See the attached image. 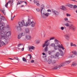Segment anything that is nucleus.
Masks as SVG:
<instances>
[{
    "mask_svg": "<svg viewBox=\"0 0 77 77\" xmlns=\"http://www.w3.org/2000/svg\"><path fill=\"white\" fill-rule=\"evenodd\" d=\"M11 35V32L9 31L6 32L3 31H0V39H6L7 41V37L10 36Z\"/></svg>",
    "mask_w": 77,
    "mask_h": 77,
    "instance_id": "1",
    "label": "nucleus"
},
{
    "mask_svg": "<svg viewBox=\"0 0 77 77\" xmlns=\"http://www.w3.org/2000/svg\"><path fill=\"white\" fill-rule=\"evenodd\" d=\"M71 60L66 61L65 62V63H63L53 68V69H59L62 67V66H65V63H66V64H69V63H71Z\"/></svg>",
    "mask_w": 77,
    "mask_h": 77,
    "instance_id": "2",
    "label": "nucleus"
},
{
    "mask_svg": "<svg viewBox=\"0 0 77 77\" xmlns=\"http://www.w3.org/2000/svg\"><path fill=\"white\" fill-rule=\"evenodd\" d=\"M27 23V26H31L32 27H35V25H36V23L33 21H31V20L30 19H28V22Z\"/></svg>",
    "mask_w": 77,
    "mask_h": 77,
    "instance_id": "3",
    "label": "nucleus"
},
{
    "mask_svg": "<svg viewBox=\"0 0 77 77\" xmlns=\"http://www.w3.org/2000/svg\"><path fill=\"white\" fill-rule=\"evenodd\" d=\"M49 41V40H46L45 42V43L42 45V47L44 48L45 47V51H48V46L50 45V43L48 42Z\"/></svg>",
    "mask_w": 77,
    "mask_h": 77,
    "instance_id": "4",
    "label": "nucleus"
},
{
    "mask_svg": "<svg viewBox=\"0 0 77 77\" xmlns=\"http://www.w3.org/2000/svg\"><path fill=\"white\" fill-rule=\"evenodd\" d=\"M65 26L66 27L69 26V30H72L73 32H75L76 29V27L72 25H71L69 26V23H67L65 24Z\"/></svg>",
    "mask_w": 77,
    "mask_h": 77,
    "instance_id": "5",
    "label": "nucleus"
},
{
    "mask_svg": "<svg viewBox=\"0 0 77 77\" xmlns=\"http://www.w3.org/2000/svg\"><path fill=\"white\" fill-rule=\"evenodd\" d=\"M18 25L20 27H23V26H27V22L25 24L24 20H23L21 22H19L18 23Z\"/></svg>",
    "mask_w": 77,
    "mask_h": 77,
    "instance_id": "6",
    "label": "nucleus"
},
{
    "mask_svg": "<svg viewBox=\"0 0 77 77\" xmlns=\"http://www.w3.org/2000/svg\"><path fill=\"white\" fill-rule=\"evenodd\" d=\"M3 24H4V23H0V32H2V31H3L5 30V27L3 26Z\"/></svg>",
    "mask_w": 77,
    "mask_h": 77,
    "instance_id": "7",
    "label": "nucleus"
},
{
    "mask_svg": "<svg viewBox=\"0 0 77 77\" xmlns=\"http://www.w3.org/2000/svg\"><path fill=\"white\" fill-rule=\"evenodd\" d=\"M52 12L54 14L56 17H57L59 15V12L57 11H55L54 10H52Z\"/></svg>",
    "mask_w": 77,
    "mask_h": 77,
    "instance_id": "8",
    "label": "nucleus"
},
{
    "mask_svg": "<svg viewBox=\"0 0 77 77\" xmlns=\"http://www.w3.org/2000/svg\"><path fill=\"white\" fill-rule=\"evenodd\" d=\"M8 41L5 42H2V40H0V47H1V44L2 45H5L6 44H8Z\"/></svg>",
    "mask_w": 77,
    "mask_h": 77,
    "instance_id": "9",
    "label": "nucleus"
},
{
    "mask_svg": "<svg viewBox=\"0 0 77 77\" xmlns=\"http://www.w3.org/2000/svg\"><path fill=\"white\" fill-rule=\"evenodd\" d=\"M64 36L66 40L67 41H69V34H66L65 35H64Z\"/></svg>",
    "mask_w": 77,
    "mask_h": 77,
    "instance_id": "10",
    "label": "nucleus"
},
{
    "mask_svg": "<svg viewBox=\"0 0 77 77\" xmlns=\"http://www.w3.org/2000/svg\"><path fill=\"white\" fill-rule=\"evenodd\" d=\"M26 38L28 40H31L32 39V36L29 35H26Z\"/></svg>",
    "mask_w": 77,
    "mask_h": 77,
    "instance_id": "11",
    "label": "nucleus"
},
{
    "mask_svg": "<svg viewBox=\"0 0 77 77\" xmlns=\"http://www.w3.org/2000/svg\"><path fill=\"white\" fill-rule=\"evenodd\" d=\"M28 48H29V51L31 52L32 51L31 50V49L32 50H35V48L33 46H29Z\"/></svg>",
    "mask_w": 77,
    "mask_h": 77,
    "instance_id": "12",
    "label": "nucleus"
},
{
    "mask_svg": "<svg viewBox=\"0 0 77 77\" xmlns=\"http://www.w3.org/2000/svg\"><path fill=\"white\" fill-rule=\"evenodd\" d=\"M65 6H67L68 7H69L70 8H72L73 7V5H72L68 3H66Z\"/></svg>",
    "mask_w": 77,
    "mask_h": 77,
    "instance_id": "13",
    "label": "nucleus"
},
{
    "mask_svg": "<svg viewBox=\"0 0 77 77\" xmlns=\"http://www.w3.org/2000/svg\"><path fill=\"white\" fill-rule=\"evenodd\" d=\"M44 8H45V6L44 5H42L41 6L40 8V12H41V14H42V10L44 9Z\"/></svg>",
    "mask_w": 77,
    "mask_h": 77,
    "instance_id": "14",
    "label": "nucleus"
},
{
    "mask_svg": "<svg viewBox=\"0 0 77 77\" xmlns=\"http://www.w3.org/2000/svg\"><path fill=\"white\" fill-rule=\"evenodd\" d=\"M58 47L59 48H62V50H63L65 49V48H64V47H63V44H61L60 45H58Z\"/></svg>",
    "mask_w": 77,
    "mask_h": 77,
    "instance_id": "15",
    "label": "nucleus"
},
{
    "mask_svg": "<svg viewBox=\"0 0 77 77\" xmlns=\"http://www.w3.org/2000/svg\"><path fill=\"white\" fill-rule=\"evenodd\" d=\"M23 2H24L26 4H27V2H26L21 1H19L17 3V5H20V4H21V3H23Z\"/></svg>",
    "mask_w": 77,
    "mask_h": 77,
    "instance_id": "16",
    "label": "nucleus"
},
{
    "mask_svg": "<svg viewBox=\"0 0 77 77\" xmlns=\"http://www.w3.org/2000/svg\"><path fill=\"white\" fill-rule=\"evenodd\" d=\"M43 14L46 17H48L50 15V13L48 12L45 13Z\"/></svg>",
    "mask_w": 77,
    "mask_h": 77,
    "instance_id": "17",
    "label": "nucleus"
},
{
    "mask_svg": "<svg viewBox=\"0 0 77 77\" xmlns=\"http://www.w3.org/2000/svg\"><path fill=\"white\" fill-rule=\"evenodd\" d=\"M77 65V63L75 62H73L72 63V66H75Z\"/></svg>",
    "mask_w": 77,
    "mask_h": 77,
    "instance_id": "18",
    "label": "nucleus"
},
{
    "mask_svg": "<svg viewBox=\"0 0 77 77\" xmlns=\"http://www.w3.org/2000/svg\"><path fill=\"white\" fill-rule=\"evenodd\" d=\"M22 35H23L22 34H19L17 36V38L18 39H21V38L22 36Z\"/></svg>",
    "mask_w": 77,
    "mask_h": 77,
    "instance_id": "19",
    "label": "nucleus"
},
{
    "mask_svg": "<svg viewBox=\"0 0 77 77\" xmlns=\"http://www.w3.org/2000/svg\"><path fill=\"white\" fill-rule=\"evenodd\" d=\"M55 44H59V42L57 39L55 38L54 40Z\"/></svg>",
    "mask_w": 77,
    "mask_h": 77,
    "instance_id": "20",
    "label": "nucleus"
},
{
    "mask_svg": "<svg viewBox=\"0 0 77 77\" xmlns=\"http://www.w3.org/2000/svg\"><path fill=\"white\" fill-rule=\"evenodd\" d=\"M62 8H61V9H62V10H63V11H66V7H65V6L63 5L62 6Z\"/></svg>",
    "mask_w": 77,
    "mask_h": 77,
    "instance_id": "21",
    "label": "nucleus"
},
{
    "mask_svg": "<svg viewBox=\"0 0 77 77\" xmlns=\"http://www.w3.org/2000/svg\"><path fill=\"white\" fill-rule=\"evenodd\" d=\"M25 31L27 33H29V29L28 28H26L25 29Z\"/></svg>",
    "mask_w": 77,
    "mask_h": 77,
    "instance_id": "22",
    "label": "nucleus"
},
{
    "mask_svg": "<svg viewBox=\"0 0 77 77\" xmlns=\"http://www.w3.org/2000/svg\"><path fill=\"white\" fill-rule=\"evenodd\" d=\"M58 45H55L54 47V48L55 50H57V48H58V47H58Z\"/></svg>",
    "mask_w": 77,
    "mask_h": 77,
    "instance_id": "23",
    "label": "nucleus"
},
{
    "mask_svg": "<svg viewBox=\"0 0 77 77\" xmlns=\"http://www.w3.org/2000/svg\"><path fill=\"white\" fill-rule=\"evenodd\" d=\"M48 62L49 64H50V63H51V62H52V60L51 59H49L48 61Z\"/></svg>",
    "mask_w": 77,
    "mask_h": 77,
    "instance_id": "24",
    "label": "nucleus"
},
{
    "mask_svg": "<svg viewBox=\"0 0 77 77\" xmlns=\"http://www.w3.org/2000/svg\"><path fill=\"white\" fill-rule=\"evenodd\" d=\"M72 53H73V54H75V55L77 56V51H72Z\"/></svg>",
    "mask_w": 77,
    "mask_h": 77,
    "instance_id": "25",
    "label": "nucleus"
},
{
    "mask_svg": "<svg viewBox=\"0 0 77 77\" xmlns=\"http://www.w3.org/2000/svg\"><path fill=\"white\" fill-rule=\"evenodd\" d=\"M59 55H60V54L59 52H57L55 56V57H59Z\"/></svg>",
    "mask_w": 77,
    "mask_h": 77,
    "instance_id": "26",
    "label": "nucleus"
},
{
    "mask_svg": "<svg viewBox=\"0 0 77 77\" xmlns=\"http://www.w3.org/2000/svg\"><path fill=\"white\" fill-rule=\"evenodd\" d=\"M60 52V54H61V56H63V52L62 50H59Z\"/></svg>",
    "mask_w": 77,
    "mask_h": 77,
    "instance_id": "27",
    "label": "nucleus"
},
{
    "mask_svg": "<svg viewBox=\"0 0 77 77\" xmlns=\"http://www.w3.org/2000/svg\"><path fill=\"white\" fill-rule=\"evenodd\" d=\"M42 35L43 38H45V32L42 33Z\"/></svg>",
    "mask_w": 77,
    "mask_h": 77,
    "instance_id": "28",
    "label": "nucleus"
},
{
    "mask_svg": "<svg viewBox=\"0 0 77 77\" xmlns=\"http://www.w3.org/2000/svg\"><path fill=\"white\" fill-rule=\"evenodd\" d=\"M38 2H39V1L36 0H34L33 1L34 3L35 4H36L37 3H38Z\"/></svg>",
    "mask_w": 77,
    "mask_h": 77,
    "instance_id": "29",
    "label": "nucleus"
},
{
    "mask_svg": "<svg viewBox=\"0 0 77 77\" xmlns=\"http://www.w3.org/2000/svg\"><path fill=\"white\" fill-rule=\"evenodd\" d=\"M23 61H24V62H27V60L26 58H25V57H23L22 58Z\"/></svg>",
    "mask_w": 77,
    "mask_h": 77,
    "instance_id": "30",
    "label": "nucleus"
},
{
    "mask_svg": "<svg viewBox=\"0 0 77 77\" xmlns=\"http://www.w3.org/2000/svg\"><path fill=\"white\" fill-rule=\"evenodd\" d=\"M75 57V55L74 54H71L70 56V57Z\"/></svg>",
    "mask_w": 77,
    "mask_h": 77,
    "instance_id": "31",
    "label": "nucleus"
},
{
    "mask_svg": "<svg viewBox=\"0 0 77 77\" xmlns=\"http://www.w3.org/2000/svg\"><path fill=\"white\" fill-rule=\"evenodd\" d=\"M55 39V37H52L50 38V41H51V40H53V39Z\"/></svg>",
    "mask_w": 77,
    "mask_h": 77,
    "instance_id": "32",
    "label": "nucleus"
},
{
    "mask_svg": "<svg viewBox=\"0 0 77 77\" xmlns=\"http://www.w3.org/2000/svg\"><path fill=\"white\" fill-rule=\"evenodd\" d=\"M55 46V43H52L51 45V47H54Z\"/></svg>",
    "mask_w": 77,
    "mask_h": 77,
    "instance_id": "33",
    "label": "nucleus"
},
{
    "mask_svg": "<svg viewBox=\"0 0 77 77\" xmlns=\"http://www.w3.org/2000/svg\"><path fill=\"white\" fill-rule=\"evenodd\" d=\"M2 19L3 20V21H5L6 19H5V17L3 16H2L1 17Z\"/></svg>",
    "mask_w": 77,
    "mask_h": 77,
    "instance_id": "34",
    "label": "nucleus"
},
{
    "mask_svg": "<svg viewBox=\"0 0 77 77\" xmlns=\"http://www.w3.org/2000/svg\"><path fill=\"white\" fill-rule=\"evenodd\" d=\"M23 45L21 43H20L19 44H18L17 45V46L18 47H21Z\"/></svg>",
    "mask_w": 77,
    "mask_h": 77,
    "instance_id": "35",
    "label": "nucleus"
},
{
    "mask_svg": "<svg viewBox=\"0 0 77 77\" xmlns=\"http://www.w3.org/2000/svg\"><path fill=\"white\" fill-rule=\"evenodd\" d=\"M2 12L4 14V15H5L6 14L5 13V11L4 10H2Z\"/></svg>",
    "mask_w": 77,
    "mask_h": 77,
    "instance_id": "36",
    "label": "nucleus"
},
{
    "mask_svg": "<svg viewBox=\"0 0 77 77\" xmlns=\"http://www.w3.org/2000/svg\"><path fill=\"white\" fill-rule=\"evenodd\" d=\"M66 16H67V17H70L71 14H70L68 13H67V14H66Z\"/></svg>",
    "mask_w": 77,
    "mask_h": 77,
    "instance_id": "37",
    "label": "nucleus"
},
{
    "mask_svg": "<svg viewBox=\"0 0 77 77\" xmlns=\"http://www.w3.org/2000/svg\"><path fill=\"white\" fill-rule=\"evenodd\" d=\"M37 6H40V4H39V2H38V3H37L36 4Z\"/></svg>",
    "mask_w": 77,
    "mask_h": 77,
    "instance_id": "38",
    "label": "nucleus"
},
{
    "mask_svg": "<svg viewBox=\"0 0 77 77\" xmlns=\"http://www.w3.org/2000/svg\"><path fill=\"white\" fill-rule=\"evenodd\" d=\"M7 28H8L9 29H11V26H9V25H7Z\"/></svg>",
    "mask_w": 77,
    "mask_h": 77,
    "instance_id": "39",
    "label": "nucleus"
},
{
    "mask_svg": "<svg viewBox=\"0 0 77 77\" xmlns=\"http://www.w3.org/2000/svg\"><path fill=\"white\" fill-rule=\"evenodd\" d=\"M28 55L30 57L29 59H31V58H32V55H31V54H28Z\"/></svg>",
    "mask_w": 77,
    "mask_h": 77,
    "instance_id": "40",
    "label": "nucleus"
},
{
    "mask_svg": "<svg viewBox=\"0 0 77 77\" xmlns=\"http://www.w3.org/2000/svg\"><path fill=\"white\" fill-rule=\"evenodd\" d=\"M14 59H16V60H18V58L17 57H14Z\"/></svg>",
    "mask_w": 77,
    "mask_h": 77,
    "instance_id": "41",
    "label": "nucleus"
},
{
    "mask_svg": "<svg viewBox=\"0 0 77 77\" xmlns=\"http://www.w3.org/2000/svg\"><path fill=\"white\" fill-rule=\"evenodd\" d=\"M36 11L37 12H39L40 11V10L39 9V8H37L36 9Z\"/></svg>",
    "mask_w": 77,
    "mask_h": 77,
    "instance_id": "42",
    "label": "nucleus"
},
{
    "mask_svg": "<svg viewBox=\"0 0 77 77\" xmlns=\"http://www.w3.org/2000/svg\"><path fill=\"white\" fill-rule=\"evenodd\" d=\"M77 6L76 5H74L73 7V8L74 9H75V8H77Z\"/></svg>",
    "mask_w": 77,
    "mask_h": 77,
    "instance_id": "43",
    "label": "nucleus"
},
{
    "mask_svg": "<svg viewBox=\"0 0 77 77\" xmlns=\"http://www.w3.org/2000/svg\"><path fill=\"white\" fill-rule=\"evenodd\" d=\"M15 17V15H14V17H11V20H14V17Z\"/></svg>",
    "mask_w": 77,
    "mask_h": 77,
    "instance_id": "44",
    "label": "nucleus"
},
{
    "mask_svg": "<svg viewBox=\"0 0 77 77\" xmlns=\"http://www.w3.org/2000/svg\"><path fill=\"white\" fill-rule=\"evenodd\" d=\"M64 27L62 26L61 27V30H64Z\"/></svg>",
    "mask_w": 77,
    "mask_h": 77,
    "instance_id": "45",
    "label": "nucleus"
},
{
    "mask_svg": "<svg viewBox=\"0 0 77 77\" xmlns=\"http://www.w3.org/2000/svg\"><path fill=\"white\" fill-rule=\"evenodd\" d=\"M70 46L71 47H72V46H73V43L72 42L70 43Z\"/></svg>",
    "mask_w": 77,
    "mask_h": 77,
    "instance_id": "46",
    "label": "nucleus"
},
{
    "mask_svg": "<svg viewBox=\"0 0 77 77\" xmlns=\"http://www.w3.org/2000/svg\"><path fill=\"white\" fill-rule=\"evenodd\" d=\"M68 19L67 18H64V20L65 21H68Z\"/></svg>",
    "mask_w": 77,
    "mask_h": 77,
    "instance_id": "47",
    "label": "nucleus"
},
{
    "mask_svg": "<svg viewBox=\"0 0 77 77\" xmlns=\"http://www.w3.org/2000/svg\"><path fill=\"white\" fill-rule=\"evenodd\" d=\"M56 63V60H54L52 62V63Z\"/></svg>",
    "mask_w": 77,
    "mask_h": 77,
    "instance_id": "48",
    "label": "nucleus"
},
{
    "mask_svg": "<svg viewBox=\"0 0 77 77\" xmlns=\"http://www.w3.org/2000/svg\"><path fill=\"white\" fill-rule=\"evenodd\" d=\"M30 62L31 63H34V62H35V61H34V60H31Z\"/></svg>",
    "mask_w": 77,
    "mask_h": 77,
    "instance_id": "49",
    "label": "nucleus"
},
{
    "mask_svg": "<svg viewBox=\"0 0 77 77\" xmlns=\"http://www.w3.org/2000/svg\"><path fill=\"white\" fill-rule=\"evenodd\" d=\"M20 26H17L16 27V29L17 30H18L19 28H20Z\"/></svg>",
    "mask_w": 77,
    "mask_h": 77,
    "instance_id": "50",
    "label": "nucleus"
},
{
    "mask_svg": "<svg viewBox=\"0 0 77 77\" xmlns=\"http://www.w3.org/2000/svg\"><path fill=\"white\" fill-rule=\"evenodd\" d=\"M8 4L7 3L5 5V6L6 7V8H7L8 7Z\"/></svg>",
    "mask_w": 77,
    "mask_h": 77,
    "instance_id": "51",
    "label": "nucleus"
},
{
    "mask_svg": "<svg viewBox=\"0 0 77 77\" xmlns=\"http://www.w3.org/2000/svg\"><path fill=\"white\" fill-rule=\"evenodd\" d=\"M47 12H51V10H50V9H49L48 10Z\"/></svg>",
    "mask_w": 77,
    "mask_h": 77,
    "instance_id": "52",
    "label": "nucleus"
},
{
    "mask_svg": "<svg viewBox=\"0 0 77 77\" xmlns=\"http://www.w3.org/2000/svg\"><path fill=\"white\" fill-rule=\"evenodd\" d=\"M11 0H10L8 2H7V3H8H8H11Z\"/></svg>",
    "mask_w": 77,
    "mask_h": 77,
    "instance_id": "53",
    "label": "nucleus"
},
{
    "mask_svg": "<svg viewBox=\"0 0 77 77\" xmlns=\"http://www.w3.org/2000/svg\"><path fill=\"white\" fill-rule=\"evenodd\" d=\"M14 2V0H12L11 2V5H13V2Z\"/></svg>",
    "mask_w": 77,
    "mask_h": 77,
    "instance_id": "54",
    "label": "nucleus"
},
{
    "mask_svg": "<svg viewBox=\"0 0 77 77\" xmlns=\"http://www.w3.org/2000/svg\"><path fill=\"white\" fill-rule=\"evenodd\" d=\"M73 46H74V47H77V45L75 44H74L73 45Z\"/></svg>",
    "mask_w": 77,
    "mask_h": 77,
    "instance_id": "55",
    "label": "nucleus"
},
{
    "mask_svg": "<svg viewBox=\"0 0 77 77\" xmlns=\"http://www.w3.org/2000/svg\"><path fill=\"white\" fill-rule=\"evenodd\" d=\"M49 54H51V51H49L48 52Z\"/></svg>",
    "mask_w": 77,
    "mask_h": 77,
    "instance_id": "56",
    "label": "nucleus"
},
{
    "mask_svg": "<svg viewBox=\"0 0 77 77\" xmlns=\"http://www.w3.org/2000/svg\"><path fill=\"white\" fill-rule=\"evenodd\" d=\"M23 6H24V5H22L20 7H21V8H22L23 7Z\"/></svg>",
    "mask_w": 77,
    "mask_h": 77,
    "instance_id": "57",
    "label": "nucleus"
},
{
    "mask_svg": "<svg viewBox=\"0 0 77 77\" xmlns=\"http://www.w3.org/2000/svg\"><path fill=\"white\" fill-rule=\"evenodd\" d=\"M42 54H43V55H45V54L44 53H43Z\"/></svg>",
    "mask_w": 77,
    "mask_h": 77,
    "instance_id": "58",
    "label": "nucleus"
},
{
    "mask_svg": "<svg viewBox=\"0 0 77 77\" xmlns=\"http://www.w3.org/2000/svg\"><path fill=\"white\" fill-rule=\"evenodd\" d=\"M2 18H0V23H1L0 22H1V21H2Z\"/></svg>",
    "mask_w": 77,
    "mask_h": 77,
    "instance_id": "59",
    "label": "nucleus"
},
{
    "mask_svg": "<svg viewBox=\"0 0 77 77\" xmlns=\"http://www.w3.org/2000/svg\"><path fill=\"white\" fill-rule=\"evenodd\" d=\"M24 48H23L22 49V51H24Z\"/></svg>",
    "mask_w": 77,
    "mask_h": 77,
    "instance_id": "60",
    "label": "nucleus"
},
{
    "mask_svg": "<svg viewBox=\"0 0 77 77\" xmlns=\"http://www.w3.org/2000/svg\"><path fill=\"white\" fill-rule=\"evenodd\" d=\"M10 59H11V60H14V59H12L11 58H9Z\"/></svg>",
    "mask_w": 77,
    "mask_h": 77,
    "instance_id": "61",
    "label": "nucleus"
},
{
    "mask_svg": "<svg viewBox=\"0 0 77 77\" xmlns=\"http://www.w3.org/2000/svg\"><path fill=\"white\" fill-rule=\"evenodd\" d=\"M42 18H44V16L43 15H42Z\"/></svg>",
    "mask_w": 77,
    "mask_h": 77,
    "instance_id": "62",
    "label": "nucleus"
},
{
    "mask_svg": "<svg viewBox=\"0 0 77 77\" xmlns=\"http://www.w3.org/2000/svg\"><path fill=\"white\" fill-rule=\"evenodd\" d=\"M72 1H73V2H76V1L75 0H72Z\"/></svg>",
    "mask_w": 77,
    "mask_h": 77,
    "instance_id": "63",
    "label": "nucleus"
},
{
    "mask_svg": "<svg viewBox=\"0 0 77 77\" xmlns=\"http://www.w3.org/2000/svg\"><path fill=\"white\" fill-rule=\"evenodd\" d=\"M35 42H36L37 44V43H38V42H37V41H35Z\"/></svg>",
    "mask_w": 77,
    "mask_h": 77,
    "instance_id": "64",
    "label": "nucleus"
}]
</instances>
